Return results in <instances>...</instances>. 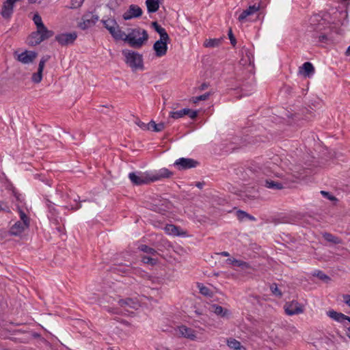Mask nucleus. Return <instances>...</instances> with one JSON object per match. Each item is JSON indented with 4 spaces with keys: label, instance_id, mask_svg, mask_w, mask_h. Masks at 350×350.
<instances>
[{
    "label": "nucleus",
    "instance_id": "1",
    "mask_svg": "<svg viewBox=\"0 0 350 350\" xmlns=\"http://www.w3.org/2000/svg\"><path fill=\"white\" fill-rule=\"evenodd\" d=\"M328 28L325 20L319 15H314L310 17L308 31L312 33L314 42H327L328 38L325 31Z\"/></svg>",
    "mask_w": 350,
    "mask_h": 350
},
{
    "label": "nucleus",
    "instance_id": "2",
    "mask_svg": "<svg viewBox=\"0 0 350 350\" xmlns=\"http://www.w3.org/2000/svg\"><path fill=\"white\" fill-rule=\"evenodd\" d=\"M122 37L120 40L124 41L134 49H140L148 40L147 31L139 27L131 29L128 34L124 32Z\"/></svg>",
    "mask_w": 350,
    "mask_h": 350
},
{
    "label": "nucleus",
    "instance_id": "3",
    "mask_svg": "<svg viewBox=\"0 0 350 350\" xmlns=\"http://www.w3.org/2000/svg\"><path fill=\"white\" fill-rule=\"evenodd\" d=\"M122 55L125 58V63L133 71L144 70L143 57L141 54L131 50L124 49L122 51Z\"/></svg>",
    "mask_w": 350,
    "mask_h": 350
},
{
    "label": "nucleus",
    "instance_id": "4",
    "mask_svg": "<svg viewBox=\"0 0 350 350\" xmlns=\"http://www.w3.org/2000/svg\"><path fill=\"white\" fill-rule=\"evenodd\" d=\"M53 35L54 32L51 30L37 29L28 37V44L32 46L38 45L42 41L51 38Z\"/></svg>",
    "mask_w": 350,
    "mask_h": 350
},
{
    "label": "nucleus",
    "instance_id": "5",
    "mask_svg": "<svg viewBox=\"0 0 350 350\" xmlns=\"http://www.w3.org/2000/svg\"><path fill=\"white\" fill-rule=\"evenodd\" d=\"M104 27L109 31L111 36L116 40H120L124 36L119 25L114 18H108L101 21Z\"/></svg>",
    "mask_w": 350,
    "mask_h": 350
},
{
    "label": "nucleus",
    "instance_id": "6",
    "mask_svg": "<svg viewBox=\"0 0 350 350\" xmlns=\"http://www.w3.org/2000/svg\"><path fill=\"white\" fill-rule=\"evenodd\" d=\"M129 178L131 183L135 185H147L152 183L150 180V173H139L137 174L135 172H131L129 174Z\"/></svg>",
    "mask_w": 350,
    "mask_h": 350
},
{
    "label": "nucleus",
    "instance_id": "7",
    "mask_svg": "<svg viewBox=\"0 0 350 350\" xmlns=\"http://www.w3.org/2000/svg\"><path fill=\"white\" fill-rule=\"evenodd\" d=\"M19 1L20 0H4L0 12L4 19H10L14 12V4Z\"/></svg>",
    "mask_w": 350,
    "mask_h": 350
},
{
    "label": "nucleus",
    "instance_id": "8",
    "mask_svg": "<svg viewBox=\"0 0 350 350\" xmlns=\"http://www.w3.org/2000/svg\"><path fill=\"white\" fill-rule=\"evenodd\" d=\"M77 38L76 32L60 33L55 36V40L62 46L72 44Z\"/></svg>",
    "mask_w": 350,
    "mask_h": 350
},
{
    "label": "nucleus",
    "instance_id": "9",
    "mask_svg": "<svg viewBox=\"0 0 350 350\" xmlns=\"http://www.w3.org/2000/svg\"><path fill=\"white\" fill-rule=\"evenodd\" d=\"M51 58V56L49 55H44L38 64V71L34 72L31 77V81L35 83H40L42 79V72L45 66L46 62H47Z\"/></svg>",
    "mask_w": 350,
    "mask_h": 350
},
{
    "label": "nucleus",
    "instance_id": "10",
    "mask_svg": "<svg viewBox=\"0 0 350 350\" xmlns=\"http://www.w3.org/2000/svg\"><path fill=\"white\" fill-rule=\"evenodd\" d=\"M198 164V162L193 159L183 157L177 159L174 165L176 166L179 170H183L196 167Z\"/></svg>",
    "mask_w": 350,
    "mask_h": 350
},
{
    "label": "nucleus",
    "instance_id": "11",
    "mask_svg": "<svg viewBox=\"0 0 350 350\" xmlns=\"http://www.w3.org/2000/svg\"><path fill=\"white\" fill-rule=\"evenodd\" d=\"M143 14L142 8L135 4H131L128 10L123 14L122 18L125 21L131 20L133 18H139Z\"/></svg>",
    "mask_w": 350,
    "mask_h": 350
},
{
    "label": "nucleus",
    "instance_id": "12",
    "mask_svg": "<svg viewBox=\"0 0 350 350\" xmlns=\"http://www.w3.org/2000/svg\"><path fill=\"white\" fill-rule=\"evenodd\" d=\"M138 250L145 254L142 257V262H152L154 260L152 256H154L157 253L154 248L144 244L139 245Z\"/></svg>",
    "mask_w": 350,
    "mask_h": 350
},
{
    "label": "nucleus",
    "instance_id": "13",
    "mask_svg": "<svg viewBox=\"0 0 350 350\" xmlns=\"http://www.w3.org/2000/svg\"><path fill=\"white\" fill-rule=\"evenodd\" d=\"M151 182H155L163 178H171L174 175V172L168 169L163 167L154 172L150 173Z\"/></svg>",
    "mask_w": 350,
    "mask_h": 350
},
{
    "label": "nucleus",
    "instance_id": "14",
    "mask_svg": "<svg viewBox=\"0 0 350 350\" xmlns=\"http://www.w3.org/2000/svg\"><path fill=\"white\" fill-rule=\"evenodd\" d=\"M285 312L290 316L299 314L304 312L302 306L296 301L286 303L284 306Z\"/></svg>",
    "mask_w": 350,
    "mask_h": 350
},
{
    "label": "nucleus",
    "instance_id": "15",
    "mask_svg": "<svg viewBox=\"0 0 350 350\" xmlns=\"http://www.w3.org/2000/svg\"><path fill=\"white\" fill-rule=\"evenodd\" d=\"M184 116H188L191 119L194 120L198 116V111L188 108H185L176 111H171L170 117L173 119H178Z\"/></svg>",
    "mask_w": 350,
    "mask_h": 350
},
{
    "label": "nucleus",
    "instance_id": "16",
    "mask_svg": "<svg viewBox=\"0 0 350 350\" xmlns=\"http://www.w3.org/2000/svg\"><path fill=\"white\" fill-rule=\"evenodd\" d=\"M38 53L32 51H25L17 55L16 59L24 64L32 63L37 57Z\"/></svg>",
    "mask_w": 350,
    "mask_h": 350
},
{
    "label": "nucleus",
    "instance_id": "17",
    "mask_svg": "<svg viewBox=\"0 0 350 350\" xmlns=\"http://www.w3.org/2000/svg\"><path fill=\"white\" fill-rule=\"evenodd\" d=\"M82 20L83 21L79 23V27L85 30L94 26L98 21V17L96 15L90 14L85 15Z\"/></svg>",
    "mask_w": 350,
    "mask_h": 350
},
{
    "label": "nucleus",
    "instance_id": "18",
    "mask_svg": "<svg viewBox=\"0 0 350 350\" xmlns=\"http://www.w3.org/2000/svg\"><path fill=\"white\" fill-rule=\"evenodd\" d=\"M168 41L160 39L154 42L153 49L155 51L156 56L162 57L166 54Z\"/></svg>",
    "mask_w": 350,
    "mask_h": 350
},
{
    "label": "nucleus",
    "instance_id": "19",
    "mask_svg": "<svg viewBox=\"0 0 350 350\" xmlns=\"http://www.w3.org/2000/svg\"><path fill=\"white\" fill-rule=\"evenodd\" d=\"M178 334L186 338L191 340H196L198 339L196 332L192 328L188 327L185 325H180L178 327Z\"/></svg>",
    "mask_w": 350,
    "mask_h": 350
},
{
    "label": "nucleus",
    "instance_id": "20",
    "mask_svg": "<svg viewBox=\"0 0 350 350\" xmlns=\"http://www.w3.org/2000/svg\"><path fill=\"white\" fill-rule=\"evenodd\" d=\"M209 310L222 318H229L231 314L229 310L217 304H211Z\"/></svg>",
    "mask_w": 350,
    "mask_h": 350
},
{
    "label": "nucleus",
    "instance_id": "21",
    "mask_svg": "<svg viewBox=\"0 0 350 350\" xmlns=\"http://www.w3.org/2000/svg\"><path fill=\"white\" fill-rule=\"evenodd\" d=\"M260 8L259 5L250 4L249 7L246 10H243L239 16V21L243 22L247 16L257 12Z\"/></svg>",
    "mask_w": 350,
    "mask_h": 350
},
{
    "label": "nucleus",
    "instance_id": "22",
    "mask_svg": "<svg viewBox=\"0 0 350 350\" xmlns=\"http://www.w3.org/2000/svg\"><path fill=\"white\" fill-rule=\"evenodd\" d=\"M23 222L21 221H16L10 229L9 234L13 236H19L26 229L29 228V226L26 224L24 226Z\"/></svg>",
    "mask_w": 350,
    "mask_h": 350
},
{
    "label": "nucleus",
    "instance_id": "23",
    "mask_svg": "<svg viewBox=\"0 0 350 350\" xmlns=\"http://www.w3.org/2000/svg\"><path fill=\"white\" fill-rule=\"evenodd\" d=\"M299 72L304 77H309L314 73V67L313 66L312 63L306 62L302 65L301 67H300Z\"/></svg>",
    "mask_w": 350,
    "mask_h": 350
},
{
    "label": "nucleus",
    "instance_id": "24",
    "mask_svg": "<svg viewBox=\"0 0 350 350\" xmlns=\"http://www.w3.org/2000/svg\"><path fill=\"white\" fill-rule=\"evenodd\" d=\"M163 0H146V5L148 13L156 12Z\"/></svg>",
    "mask_w": 350,
    "mask_h": 350
},
{
    "label": "nucleus",
    "instance_id": "25",
    "mask_svg": "<svg viewBox=\"0 0 350 350\" xmlns=\"http://www.w3.org/2000/svg\"><path fill=\"white\" fill-rule=\"evenodd\" d=\"M118 304L121 307H129L130 308L137 309L139 306L138 301L126 298L125 299H120Z\"/></svg>",
    "mask_w": 350,
    "mask_h": 350
},
{
    "label": "nucleus",
    "instance_id": "26",
    "mask_svg": "<svg viewBox=\"0 0 350 350\" xmlns=\"http://www.w3.org/2000/svg\"><path fill=\"white\" fill-rule=\"evenodd\" d=\"M152 27L159 34L160 39L170 40V37L165 29L158 24L157 21L152 23Z\"/></svg>",
    "mask_w": 350,
    "mask_h": 350
},
{
    "label": "nucleus",
    "instance_id": "27",
    "mask_svg": "<svg viewBox=\"0 0 350 350\" xmlns=\"http://www.w3.org/2000/svg\"><path fill=\"white\" fill-rule=\"evenodd\" d=\"M226 344L229 348L233 350H246L239 340L233 338H227Z\"/></svg>",
    "mask_w": 350,
    "mask_h": 350
},
{
    "label": "nucleus",
    "instance_id": "28",
    "mask_svg": "<svg viewBox=\"0 0 350 350\" xmlns=\"http://www.w3.org/2000/svg\"><path fill=\"white\" fill-rule=\"evenodd\" d=\"M327 315L331 319H332L338 322H340V323L344 322L345 320L347 321L348 318H349L348 316H347L342 313H340V312H337L334 310L328 311Z\"/></svg>",
    "mask_w": 350,
    "mask_h": 350
},
{
    "label": "nucleus",
    "instance_id": "29",
    "mask_svg": "<svg viewBox=\"0 0 350 350\" xmlns=\"http://www.w3.org/2000/svg\"><path fill=\"white\" fill-rule=\"evenodd\" d=\"M164 230L165 232L169 235L179 236L184 234L180 232V227H178L173 224H167L165 226Z\"/></svg>",
    "mask_w": 350,
    "mask_h": 350
},
{
    "label": "nucleus",
    "instance_id": "30",
    "mask_svg": "<svg viewBox=\"0 0 350 350\" xmlns=\"http://www.w3.org/2000/svg\"><path fill=\"white\" fill-rule=\"evenodd\" d=\"M322 237L323 239L327 242L332 243L333 244H340L342 243V239L329 232H323L322 233Z\"/></svg>",
    "mask_w": 350,
    "mask_h": 350
},
{
    "label": "nucleus",
    "instance_id": "31",
    "mask_svg": "<svg viewBox=\"0 0 350 350\" xmlns=\"http://www.w3.org/2000/svg\"><path fill=\"white\" fill-rule=\"evenodd\" d=\"M265 186L269 189H272L275 190H279L284 188L282 183L269 179H267L265 180Z\"/></svg>",
    "mask_w": 350,
    "mask_h": 350
},
{
    "label": "nucleus",
    "instance_id": "32",
    "mask_svg": "<svg viewBox=\"0 0 350 350\" xmlns=\"http://www.w3.org/2000/svg\"><path fill=\"white\" fill-rule=\"evenodd\" d=\"M197 286L198 288L199 289L200 293L204 296L208 297H212L213 296V291L207 286H205L201 283H198Z\"/></svg>",
    "mask_w": 350,
    "mask_h": 350
},
{
    "label": "nucleus",
    "instance_id": "33",
    "mask_svg": "<svg viewBox=\"0 0 350 350\" xmlns=\"http://www.w3.org/2000/svg\"><path fill=\"white\" fill-rule=\"evenodd\" d=\"M33 21L36 25L37 29L49 30L42 23L41 16L38 14H35L33 17Z\"/></svg>",
    "mask_w": 350,
    "mask_h": 350
},
{
    "label": "nucleus",
    "instance_id": "34",
    "mask_svg": "<svg viewBox=\"0 0 350 350\" xmlns=\"http://www.w3.org/2000/svg\"><path fill=\"white\" fill-rule=\"evenodd\" d=\"M312 275L317 277L319 280H322L325 283H329L331 280V278L326 274H325L323 271L319 270H316L312 273Z\"/></svg>",
    "mask_w": 350,
    "mask_h": 350
},
{
    "label": "nucleus",
    "instance_id": "35",
    "mask_svg": "<svg viewBox=\"0 0 350 350\" xmlns=\"http://www.w3.org/2000/svg\"><path fill=\"white\" fill-rule=\"evenodd\" d=\"M149 127L150 129H152V130L155 132H160L165 128V124L163 122L157 124L154 120H151L149 122Z\"/></svg>",
    "mask_w": 350,
    "mask_h": 350
},
{
    "label": "nucleus",
    "instance_id": "36",
    "mask_svg": "<svg viewBox=\"0 0 350 350\" xmlns=\"http://www.w3.org/2000/svg\"><path fill=\"white\" fill-rule=\"evenodd\" d=\"M221 44V39H208L206 40L204 44L206 47H215Z\"/></svg>",
    "mask_w": 350,
    "mask_h": 350
},
{
    "label": "nucleus",
    "instance_id": "37",
    "mask_svg": "<svg viewBox=\"0 0 350 350\" xmlns=\"http://www.w3.org/2000/svg\"><path fill=\"white\" fill-rule=\"evenodd\" d=\"M19 216L21 219V221L23 222V225L26 226V224L29 226L30 219L29 217L26 215V213L18 206Z\"/></svg>",
    "mask_w": 350,
    "mask_h": 350
},
{
    "label": "nucleus",
    "instance_id": "38",
    "mask_svg": "<svg viewBox=\"0 0 350 350\" xmlns=\"http://www.w3.org/2000/svg\"><path fill=\"white\" fill-rule=\"evenodd\" d=\"M270 290L274 296L279 298L282 297V293L275 283H273L270 285Z\"/></svg>",
    "mask_w": 350,
    "mask_h": 350
},
{
    "label": "nucleus",
    "instance_id": "39",
    "mask_svg": "<svg viewBox=\"0 0 350 350\" xmlns=\"http://www.w3.org/2000/svg\"><path fill=\"white\" fill-rule=\"evenodd\" d=\"M210 95H211L210 92H206L205 94H204L202 95L193 97L192 102L193 103H197L198 102L201 101V100H206L209 98Z\"/></svg>",
    "mask_w": 350,
    "mask_h": 350
},
{
    "label": "nucleus",
    "instance_id": "40",
    "mask_svg": "<svg viewBox=\"0 0 350 350\" xmlns=\"http://www.w3.org/2000/svg\"><path fill=\"white\" fill-rule=\"evenodd\" d=\"M46 203L51 216H55L57 214V211L54 206V204L49 200H46Z\"/></svg>",
    "mask_w": 350,
    "mask_h": 350
},
{
    "label": "nucleus",
    "instance_id": "41",
    "mask_svg": "<svg viewBox=\"0 0 350 350\" xmlns=\"http://www.w3.org/2000/svg\"><path fill=\"white\" fill-rule=\"evenodd\" d=\"M221 256H230V254L227 252H222L220 253H215L212 256V259L215 262L217 260H220Z\"/></svg>",
    "mask_w": 350,
    "mask_h": 350
},
{
    "label": "nucleus",
    "instance_id": "42",
    "mask_svg": "<svg viewBox=\"0 0 350 350\" xmlns=\"http://www.w3.org/2000/svg\"><path fill=\"white\" fill-rule=\"evenodd\" d=\"M247 213L243 211H241V210H238L237 212H236V216L237 217V219L242 221H243L244 219H247Z\"/></svg>",
    "mask_w": 350,
    "mask_h": 350
},
{
    "label": "nucleus",
    "instance_id": "43",
    "mask_svg": "<svg viewBox=\"0 0 350 350\" xmlns=\"http://www.w3.org/2000/svg\"><path fill=\"white\" fill-rule=\"evenodd\" d=\"M228 35V38L230 39L231 44L233 46H234L237 44V40H236V38H235L231 29H229Z\"/></svg>",
    "mask_w": 350,
    "mask_h": 350
},
{
    "label": "nucleus",
    "instance_id": "44",
    "mask_svg": "<svg viewBox=\"0 0 350 350\" xmlns=\"http://www.w3.org/2000/svg\"><path fill=\"white\" fill-rule=\"evenodd\" d=\"M84 0H71V8H78L81 6Z\"/></svg>",
    "mask_w": 350,
    "mask_h": 350
},
{
    "label": "nucleus",
    "instance_id": "45",
    "mask_svg": "<svg viewBox=\"0 0 350 350\" xmlns=\"http://www.w3.org/2000/svg\"><path fill=\"white\" fill-rule=\"evenodd\" d=\"M135 123L143 130H149L150 129L149 123L145 124L144 122H142L141 120H139L138 119L137 120Z\"/></svg>",
    "mask_w": 350,
    "mask_h": 350
},
{
    "label": "nucleus",
    "instance_id": "46",
    "mask_svg": "<svg viewBox=\"0 0 350 350\" xmlns=\"http://www.w3.org/2000/svg\"><path fill=\"white\" fill-rule=\"evenodd\" d=\"M321 193L326 198L330 200H335V197H334L333 196H332L328 191H321Z\"/></svg>",
    "mask_w": 350,
    "mask_h": 350
},
{
    "label": "nucleus",
    "instance_id": "47",
    "mask_svg": "<svg viewBox=\"0 0 350 350\" xmlns=\"http://www.w3.org/2000/svg\"><path fill=\"white\" fill-rule=\"evenodd\" d=\"M262 0H247L248 4H254L259 5L260 8L262 7Z\"/></svg>",
    "mask_w": 350,
    "mask_h": 350
},
{
    "label": "nucleus",
    "instance_id": "48",
    "mask_svg": "<svg viewBox=\"0 0 350 350\" xmlns=\"http://www.w3.org/2000/svg\"><path fill=\"white\" fill-rule=\"evenodd\" d=\"M0 211L10 212L9 207L2 202H0Z\"/></svg>",
    "mask_w": 350,
    "mask_h": 350
},
{
    "label": "nucleus",
    "instance_id": "49",
    "mask_svg": "<svg viewBox=\"0 0 350 350\" xmlns=\"http://www.w3.org/2000/svg\"><path fill=\"white\" fill-rule=\"evenodd\" d=\"M343 301L350 307V295H343Z\"/></svg>",
    "mask_w": 350,
    "mask_h": 350
},
{
    "label": "nucleus",
    "instance_id": "50",
    "mask_svg": "<svg viewBox=\"0 0 350 350\" xmlns=\"http://www.w3.org/2000/svg\"><path fill=\"white\" fill-rule=\"evenodd\" d=\"M245 52H246V55H247V59H241V62H243L242 63L243 64H245L248 62L249 64H251V59H250V53H249L248 51H246Z\"/></svg>",
    "mask_w": 350,
    "mask_h": 350
},
{
    "label": "nucleus",
    "instance_id": "51",
    "mask_svg": "<svg viewBox=\"0 0 350 350\" xmlns=\"http://www.w3.org/2000/svg\"><path fill=\"white\" fill-rule=\"evenodd\" d=\"M13 193H14V197H15L16 200L18 202H23V197L22 196V195L20 194V193H16L15 191H13Z\"/></svg>",
    "mask_w": 350,
    "mask_h": 350
},
{
    "label": "nucleus",
    "instance_id": "52",
    "mask_svg": "<svg viewBox=\"0 0 350 350\" xmlns=\"http://www.w3.org/2000/svg\"><path fill=\"white\" fill-rule=\"evenodd\" d=\"M226 262H233V263H235V262H244L243 261H241V260H236L234 258L233 259H231V258H228L226 260Z\"/></svg>",
    "mask_w": 350,
    "mask_h": 350
},
{
    "label": "nucleus",
    "instance_id": "53",
    "mask_svg": "<svg viewBox=\"0 0 350 350\" xmlns=\"http://www.w3.org/2000/svg\"><path fill=\"white\" fill-rule=\"evenodd\" d=\"M208 87V84H207L206 83H203L202 84H201V85L199 87V89L200 90L202 91L205 89H206Z\"/></svg>",
    "mask_w": 350,
    "mask_h": 350
},
{
    "label": "nucleus",
    "instance_id": "54",
    "mask_svg": "<svg viewBox=\"0 0 350 350\" xmlns=\"http://www.w3.org/2000/svg\"><path fill=\"white\" fill-rule=\"evenodd\" d=\"M246 216H247V219H250L251 221H256V219L254 216L248 214L247 213V215Z\"/></svg>",
    "mask_w": 350,
    "mask_h": 350
},
{
    "label": "nucleus",
    "instance_id": "55",
    "mask_svg": "<svg viewBox=\"0 0 350 350\" xmlns=\"http://www.w3.org/2000/svg\"><path fill=\"white\" fill-rule=\"evenodd\" d=\"M346 335L350 339V327H347Z\"/></svg>",
    "mask_w": 350,
    "mask_h": 350
},
{
    "label": "nucleus",
    "instance_id": "56",
    "mask_svg": "<svg viewBox=\"0 0 350 350\" xmlns=\"http://www.w3.org/2000/svg\"><path fill=\"white\" fill-rule=\"evenodd\" d=\"M203 185H204V184H203L202 183H200V182H198V183H196V185L198 188L202 189V187H203Z\"/></svg>",
    "mask_w": 350,
    "mask_h": 350
},
{
    "label": "nucleus",
    "instance_id": "57",
    "mask_svg": "<svg viewBox=\"0 0 350 350\" xmlns=\"http://www.w3.org/2000/svg\"><path fill=\"white\" fill-rule=\"evenodd\" d=\"M345 53H346L347 55H350V46H348Z\"/></svg>",
    "mask_w": 350,
    "mask_h": 350
},
{
    "label": "nucleus",
    "instance_id": "58",
    "mask_svg": "<svg viewBox=\"0 0 350 350\" xmlns=\"http://www.w3.org/2000/svg\"><path fill=\"white\" fill-rule=\"evenodd\" d=\"M158 350H170V349L167 347H161L160 348L158 349Z\"/></svg>",
    "mask_w": 350,
    "mask_h": 350
},
{
    "label": "nucleus",
    "instance_id": "59",
    "mask_svg": "<svg viewBox=\"0 0 350 350\" xmlns=\"http://www.w3.org/2000/svg\"><path fill=\"white\" fill-rule=\"evenodd\" d=\"M239 266H241L243 267H247V264H242V263H240V264H237Z\"/></svg>",
    "mask_w": 350,
    "mask_h": 350
},
{
    "label": "nucleus",
    "instance_id": "60",
    "mask_svg": "<svg viewBox=\"0 0 350 350\" xmlns=\"http://www.w3.org/2000/svg\"><path fill=\"white\" fill-rule=\"evenodd\" d=\"M291 331H293L295 333L297 332V330L296 329L295 327H291Z\"/></svg>",
    "mask_w": 350,
    "mask_h": 350
},
{
    "label": "nucleus",
    "instance_id": "61",
    "mask_svg": "<svg viewBox=\"0 0 350 350\" xmlns=\"http://www.w3.org/2000/svg\"><path fill=\"white\" fill-rule=\"evenodd\" d=\"M28 2L29 3H35L36 2V0H28Z\"/></svg>",
    "mask_w": 350,
    "mask_h": 350
},
{
    "label": "nucleus",
    "instance_id": "62",
    "mask_svg": "<svg viewBox=\"0 0 350 350\" xmlns=\"http://www.w3.org/2000/svg\"><path fill=\"white\" fill-rule=\"evenodd\" d=\"M80 207H81L80 206H75V207H72V209H73V210H77V209H79Z\"/></svg>",
    "mask_w": 350,
    "mask_h": 350
},
{
    "label": "nucleus",
    "instance_id": "63",
    "mask_svg": "<svg viewBox=\"0 0 350 350\" xmlns=\"http://www.w3.org/2000/svg\"><path fill=\"white\" fill-rule=\"evenodd\" d=\"M349 322H350V317H349L348 320Z\"/></svg>",
    "mask_w": 350,
    "mask_h": 350
}]
</instances>
